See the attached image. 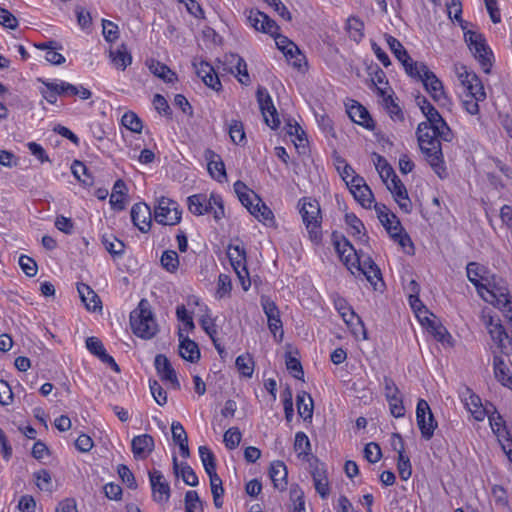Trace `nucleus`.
I'll return each mask as SVG.
<instances>
[{"mask_svg":"<svg viewBox=\"0 0 512 512\" xmlns=\"http://www.w3.org/2000/svg\"><path fill=\"white\" fill-rule=\"evenodd\" d=\"M261 305L267 317L269 330L275 338L279 336V342L282 341L284 331L278 307L272 300L267 297L261 298Z\"/></svg>","mask_w":512,"mask_h":512,"instance_id":"nucleus-12","label":"nucleus"},{"mask_svg":"<svg viewBox=\"0 0 512 512\" xmlns=\"http://www.w3.org/2000/svg\"><path fill=\"white\" fill-rule=\"evenodd\" d=\"M229 136L232 142L236 145H244L246 142V135L243 123L240 120H232L228 126Z\"/></svg>","mask_w":512,"mask_h":512,"instance_id":"nucleus-40","label":"nucleus"},{"mask_svg":"<svg viewBox=\"0 0 512 512\" xmlns=\"http://www.w3.org/2000/svg\"><path fill=\"white\" fill-rule=\"evenodd\" d=\"M160 262L166 271L174 273L179 267V256L174 250H165L161 255Z\"/></svg>","mask_w":512,"mask_h":512,"instance_id":"nucleus-45","label":"nucleus"},{"mask_svg":"<svg viewBox=\"0 0 512 512\" xmlns=\"http://www.w3.org/2000/svg\"><path fill=\"white\" fill-rule=\"evenodd\" d=\"M86 348L91 354L98 357L104 364L111 367L114 371L120 372L118 364L114 358L106 352L103 343L97 337H88L86 339Z\"/></svg>","mask_w":512,"mask_h":512,"instance_id":"nucleus-21","label":"nucleus"},{"mask_svg":"<svg viewBox=\"0 0 512 512\" xmlns=\"http://www.w3.org/2000/svg\"><path fill=\"white\" fill-rule=\"evenodd\" d=\"M468 280L475 286L478 294H482L486 285L481 282L485 280L486 268L476 262H469L466 267Z\"/></svg>","mask_w":512,"mask_h":512,"instance_id":"nucleus-26","label":"nucleus"},{"mask_svg":"<svg viewBox=\"0 0 512 512\" xmlns=\"http://www.w3.org/2000/svg\"><path fill=\"white\" fill-rule=\"evenodd\" d=\"M385 39L387 45L389 46V49L397 58V60L403 65L407 75L412 73L414 65L417 66L420 62L413 61L412 58L409 56L407 50L404 48L401 42L395 37L389 34H385Z\"/></svg>","mask_w":512,"mask_h":512,"instance_id":"nucleus-17","label":"nucleus"},{"mask_svg":"<svg viewBox=\"0 0 512 512\" xmlns=\"http://www.w3.org/2000/svg\"><path fill=\"white\" fill-rule=\"evenodd\" d=\"M333 304L335 309L339 312L343 320L350 324L356 318L359 320V317L355 314L353 309L349 306L346 299L336 294L333 296Z\"/></svg>","mask_w":512,"mask_h":512,"instance_id":"nucleus-35","label":"nucleus"},{"mask_svg":"<svg viewBox=\"0 0 512 512\" xmlns=\"http://www.w3.org/2000/svg\"><path fill=\"white\" fill-rule=\"evenodd\" d=\"M182 212L172 199L161 197L154 210L155 220L162 225H176L181 221Z\"/></svg>","mask_w":512,"mask_h":512,"instance_id":"nucleus-8","label":"nucleus"},{"mask_svg":"<svg viewBox=\"0 0 512 512\" xmlns=\"http://www.w3.org/2000/svg\"><path fill=\"white\" fill-rule=\"evenodd\" d=\"M194 67L198 77L202 79L206 86L215 91H219L221 89V82L211 64L206 61H201L198 64L194 63Z\"/></svg>","mask_w":512,"mask_h":512,"instance_id":"nucleus-22","label":"nucleus"},{"mask_svg":"<svg viewBox=\"0 0 512 512\" xmlns=\"http://www.w3.org/2000/svg\"><path fill=\"white\" fill-rule=\"evenodd\" d=\"M121 123L134 133H140L143 128L141 119L132 111L126 112L122 116Z\"/></svg>","mask_w":512,"mask_h":512,"instance_id":"nucleus-53","label":"nucleus"},{"mask_svg":"<svg viewBox=\"0 0 512 512\" xmlns=\"http://www.w3.org/2000/svg\"><path fill=\"white\" fill-rule=\"evenodd\" d=\"M448 15L451 19H455L459 22L461 28L465 31L468 23L465 22L462 17V5L459 0H451V2L447 5Z\"/></svg>","mask_w":512,"mask_h":512,"instance_id":"nucleus-55","label":"nucleus"},{"mask_svg":"<svg viewBox=\"0 0 512 512\" xmlns=\"http://www.w3.org/2000/svg\"><path fill=\"white\" fill-rule=\"evenodd\" d=\"M232 289L231 279L226 274H220L218 277L217 283V296L219 298H223L224 296L230 294Z\"/></svg>","mask_w":512,"mask_h":512,"instance_id":"nucleus-63","label":"nucleus"},{"mask_svg":"<svg viewBox=\"0 0 512 512\" xmlns=\"http://www.w3.org/2000/svg\"><path fill=\"white\" fill-rule=\"evenodd\" d=\"M149 387L154 400L160 406L167 403V392L162 388L157 380H150Z\"/></svg>","mask_w":512,"mask_h":512,"instance_id":"nucleus-57","label":"nucleus"},{"mask_svg":"<svg viewBox=\"0 0 512 512\" xmlns=\"http://www.w3.org/2000/svg\"><path fill=\"white\" fill-rule=\"evenodd\" d=\"M102 243L105 247V249L112 255L120 257L124 253L125 245L124 243L117 239L113 235L106 236L104 235L102 238Z\"/></svg>","mask_w":512,"mask_h":512,"instance_id":"nucleus-43","label":"nucleus"},{"mask_svg":"<svg viewBox=\"0 0 512 512\" xmlns=\"http://www.w3.org/2000/svg\"><path fill=\"white\" fill-rule=\"evenodd\" d=\"M376 289L375 280H381V272L377 265L370 259L363 260V266L358 270Z\"/></svg>","mask_w":512,"mask_h":512,"instance_id":"nucleus-38","label":"nucleus"},{"mask_svg":"<svg viewBox=\"0 0 512 512\" xmlns=\"http://www.w3.org/2000/svg\"><path fill=\"white\" fill-rule=\"evenodd\" d=\"M270 477L274 484V487L280 490H284L287 486V468L281 461H275L270 466Z\"/></svg>","mask_w":512,"mask_h":512,"instance_id":"nucleus-31","label":"nucleus"},{"mask_svg":"<svg viewBox=\"0 0 512 512\" xmlns=\"http://www.w3.org/2000/svg\"><path fill=\"white\" fill-rule=\"evenodd\" d=\"M154 366L162 381L168 382L174 389H180V382L169 359L164 354H157Z\"/></svg>","mask_w":512,"mask_h":512,"instance_id":"nucleus-19","label":"nucleus"},{"mask_svg":"<svg viewBox=\"0 0 512 512\" xmlns=\"http://www.w3.org/2000/svg\"><path fill=\"white\" fill-rule=\"evenodd\" d=\"M256 94L266 124L272 129H276L280 120L269 93L264 87H258Z\"/></svg>","mask_w":512,"mask_h":512,"instance_id":"nucleus-13","label":"nucleus"},{"mask_svg":"<svg viewBox=\"0 0 512 512\" xmlns=\"http://www.w3.org/2000/svg\"><path fill=\"white\" fill-rule=\"evenodd\" d=\"M103 36L106 41L113 42L118 38V26L109 20L102 21Z\"/></svg>","mask_w":512,"mask_h":512,"instance_id":"nucleus-64","label":"nucleus"},{"mask_svg":"<svg viewBox=\"0 0 512 512\" xmlns=\"http://www.w3.org/2000/svg\"><path fill=\"white\" fill-rule=\"evenodd\" d=\"M345 223L353 236H357L359 239L366 236L363 232L365 230L364 224L354 213H347L345 215Z\"/></svg>","mask_w":512,"mask_h":512,"instance_id":"nucleus-47","label":"nucleus"},{"mask_svg":"<svg viewBox=\"0 0 512 512\" xmlns=\"http://www.w3.org/2000/svg\"><path fill=\"white\" fill-rule=\"evenodd\" d=\"M77 291L81 301L89 311L95 312L102 309L100 297L90 286L84 283H78Z\"/></svg>","mask_w":512,"mask_h":512,"instance_id":"nucleus-25","label":"nucleus"},{"mask_svg":"<svg viewBox=\"0 0 512 512\" xmlns=\"http://www.w3.org/2000/svg\"><path fill=\"white\" fill-rule=\"evenodd\" d=\"M236 367L245 377H252L254 372V361L249 354L240 355L236 358Z\"/></svg>","mask_w":512,"mask_h":512,"instance_id":"nucleus-50","label":"nucleus"},{"mask_svg":"<svg viewBox=\"0 0 512 512\" xmlns=\"http://www.w3.org/2000/svg\"><path fill=\"white\" fill-rule=\"evenodd\" d=\"M384 394L389 404L391 414L400 418L405 414V407L403 405L402 395L399 388L395 384L394 380L390 377L385 376L383 379Z\"/></svg>","mask_w":512,"mask_h":512,"instance_id":"nucleus-9","label":"nucleus"},{"mask_svg":"<svg viewBox=\"0 0 512 512\" xmlns=\"http://www.w3.org/2000/svg\"><path fill=\"white\" fill-rule=\"evenodd\" d=\"M226 448H235L241 441V433L238 428H229L223 437Z\"/></svg>","mask_w":512,"mask_h":512,"instance_id":"nucleus-61","label":"nucleus"},{"mask_svg":"<svg viewBox=\"0 0 512 512\" xmlns=\"http://www.w3.org/2000/svg\"><path fill=\"white\" fill-rule=\"evenodd\" d=\"M179 354L183 359L191 363H195L200 359V350L198 345L188 337L180 340Z\"/></svg>","mask_w":512,"mask_h":512,"instance_id":"nucleus-33","label":"nucleus"},{"mask_svg":"<svg viewBox=\"0 0 512 512\" xmlns=\"http://www.w3.org/2000/svg\"><path fill=\"white\" fill-rule=\"evenodd\" d=\"M479 295L484 301L496 306L501 311L512 303L508 289L503 286L486 287Z\"/></svg>","mask_w":512,"mask_h":512,"instance_id":"nucleus-18","label":"nucleus"},{"mask_svg":"<svg viewBox=\"0 0 512 512\" xmlns=\"http://www.w3.org/2000/svg\"><path fill=\"white\" fill-rule=\"evenodd\" d=\"M398 473L402 480H408L412 474L410 458L406 455V450H398Z\"/></svg>","mask_w":512,"mask_h":512,"instance_id":"nucleus-46","label":"nucleus"},{"mask_svg":"<svg viewBox=\"0 0 512 512\" xmlns=\"http://www.w3.org/2000/svg\"><path fill=\"white\" fill-rule=\"evenodd\" d=\"M312 478L316 492L322 499H326L330 494L327 472H322V474L316 473Z\"/></svg>","mask_w":512,"mask_h":512,"instance_id":"nucleus-49","label":"nucleus"},{"mask_svg":"<svg viewBox=\"0 0 512 512\" xmlns=\"http://www.w3.org/2000/svg\"><path fill=\"white\" fill-rule=\"evenodd\" d=\"M416 134L419 148L426 161L440 178H445L447 171L443 159L441 140L435 134L432 126L427 122H421L417 127Z\"/></svg>","mask_w":512,"mask_h":512,"instance_id":"nucleus-1","label":"nucleus"},{"mask_svg":"<svg viewBox=\"0 0 512 512\" xmlns=\"http://www.w3.org/2000/svg\"><path fill=\"white\" fill-rule=\"evenodd\" d=\"M227 256L230 260L244 291L251 286V280L246 266V250L242 244H230L227 248Z\"/></svg>","mask_w":512,"mask_h":512,"instance_id":"nucleus-7","label":"nucleus"},{"mask_svg":"<svg viewBox=\"0 0 512 512\" xmlns=\"http://www.w3.org/2000/svg\"><path fill=\"white\" fill-rule=\"evenodd\" d=\"M187 204L189 211L196 216L213 213L216 221L224 217L223 200L218 194H194L187 198Z\"/></svg>","mask_w":512,"mask_h":512,"instance_id":"nucleus-4","label":"nucleus"},{"mask_svg":"<svg viewBox=\"0 0 512 512\" xmlns=\"http://www.w3.org/2000/svg\"><path fill=\"white\" fill-rule=\"evenodd\" d=\"M298 459L308 465V470L311 476H315L316 473L322 474L327 472L326 465L318 457H316L311 450H301L298 455Z\"/></svg>","mask_w":512,"mask_h":512,"instance_id":"nucleus-30","label":"nucleus"},{"mask_svg":"<svg viewBox=\"0 0 512 512\" xmlns=\"http://www.w3.org/2000/svg\"><path fill=\"white\" fill-rule=\"evenodd\" d=\"M131 220L133 224L143 233H146L151 226V210L145 203H136L131 208Z\"/></svg>","mask_w":512,"mask_h":512,"instance_id":"nucleus-20","label":"nucleus"},{"mask_svg":"<svg viewBox=\"0 0 512 512\" xmlns=\"http://www.w3.org/2000/svg\"><path fill=\"white\" fill-rule=\"evenodd\" d=\"M274 38L277 48L283 52L288 61H290L294 67L300 68L304 56L301 54L297 45L281 34H276Z\"/></svg>","mask_w":512,"mask_h":512,"instance_id":"nucleus-16","label":"nucleus"},{"mask_svg":"<svg viewBox=\"0 0 512 512\" xmlns=\"http://www.w3.org/2000/svg\"><path fill=\"white\" fill-rule=\"evenodd\" d=\"M416 421L424 438L430 439L437 426L429 404L424 399H419L416 407Z\"/></svg>","mask_w":512,"mask_h":512,"instance_id":"nucleus-10","label":"nucleus"},{"mask_svg":"<svg viewBox=\"0 0 512 512\" xmlns=\"http://www.w3.org/2000/svg\"><path fill=\"white\" fill-rule=\"evenodd\" d=\"M416 103L421 109L422 113L427 118L426 122L434 121L440 113L436 110V108L427 100L424 96H417Z\"/></svg>","mask_w":512,"mask_h":512,"instance_id":"nucleus-52","label":"nucleus"},{"mask_svg":"<svg viewBox=\"0 0 512 512\" xmlns=\"http://www.w3.org/2000/svg\"><path fill=\"white\" fill-rule=\"evenodd\" d=\"M388 190L394 197V200L399 205L400 209L404 213H410L412 210V203L409 199L408 192L402 181L399 179L397 175H394L393 178L387 181L386 184Z\"/></svg>","mask_w":512,"mask_h":512,"instance_id":"nucleus-15","label":"nucleus"},{"mask_svg":"<svg viewBox=\"0 0 512 512\" xmlns=\"http://www.w3.org/2000/svg\"><path fill=\"white\" fill-rule=\"evenodd\" d=\"M109 58L115 68L124 71L131 63L132 56L125 44L109 51Z\"/></svg>","mask_w":512,"mask_h":512,"instance_id":"nucleus-28","label":"nucleus"},{"mask_svg":"<svg viewBox=\"0 0 512 512\" xmlns=\"http://www.w3.org/2000/svg\"><path fill=\"white\" fill-rule=\"evenodd\" d=\"M203 466L208 475L216 472L215 456L212 450H199Z\"/></svg>","mask_w":512,"mask_h":512,"instance_id":"nucleus-62","label":"nucleus"},{"mask_svg":"<svg viewBox=\"0 0 512 512\" xmlns=\"http://www.w3.org/2000/svg\"><path fill=\"white\" fill-rule=\"evenodd\" d=\"M130 325L133 333L142 339H151L156 335L158 325L147 299H141L130 313Z\"/></svg>","mask_w":512,"mask_h":512,"instance_id":"nucleus-2","label":"nucleus"},{"mask_svg":"<svg viewBox=\"0 0 512 512\" xmlns=\"http://www.w3.org/2000/svg\"><path fill=\"white\" fill-rule=\"evenodd\" d=\"M488 332L497 347L503 349L504 341L508 338L503 325L499 322H494L493 318L491 317L488 322Z\"/></svg>","mask_w":512,"mask_h":512,"instance_id":"nucleus-37","label":"nucleus"},{"mask_svg":"<svg viewBox=\"0 0 512 512\" xmlns=\"http://www.w3.org/2000/svg\"><path fill=\"white\" fill-rule=\"evenodd\" d=\"M173 462V471L176 477H181L185 484L189 486H197L198 485V477L194 470L186 463L179 462L177 455H172Z\"/></svg>","mask_w":512,"mask_h":512,"instance_id":"nucleus-24","label":"nucleus"},{"mask_svg":"<svg viewBox=\"0 0 512 512\" xmlns=\"http://www.w3.org/2000/svg\"><path fill=\"white\" fill-rule=\"evenodd\" d=\"M428 123L432 126V129L441 141H452L453 133L441 115L438 116L434 121Z\"/></svg>","mask_w":512,"mask_h":512,"instance_id":"nucleus-39","label":"nucleus"},{"mask_svg":"<svg viewBox=\"0 0 512 512\" xmlns=\"http://www.w3.org/2000/svg\"><path fill=\"white\" fill-rule=\"evenodd\" d=\"M232 59L236 62L235 69L237 72V75L241 76L239 77V82L244 85H248L250 83V76L248 74L247 70V64L243 58H241L238 55H231Z\"/></svg>","mask_w":512,"mask_h":512,"instance_id":"nucleus-56","label":"nucleus"},{"mask_svg":"<svg viewBox=\"0 0 512 512\" xmlns=\"http://www.w3.org/2000/svg\"><path fill=\"white\" fill-rule=\"evenodd\" d=\"M207 155H209V156H206L208 159L207 168H208V172L211 175V177L220 183L223 182L224 180H226L227 175H226L225 165H224L223 161L221 160L220 156L215 154L211 150L207 151Z\"/></svg>","mask_w":512,"mask_h":512,"instance_id":"nucleus-27","label":"nucleus"},{"mask_svg":"<svg viewBox=\"0 0 512 512\" xmlns=\"http://www.w3.org/2000/svg\"><path fill=\"white\" fill-rule=\"evenodd\" d=\"M464 38L470 51L479 62L483 72L486 74L490 73L493 53L486 45L483 35L475 31L467 30L464 32Z\"/></svg>","mask_w":512,"mask_h":512,"instance_id":"nucleus-6","label":"nucleus"},{"mask_svg":"<svg viewBox=\"0 0 512 512\" xmlns=\"http://www.w3.org/2000/svg\"><path fill=\"white\" fill-rule=\"evenodd\" d=\"M150 71L157 77L163 79L167 83H172L177 79L176 74L170 68L160 62H152L149 65Z\"/></svg>","mask_w":512,"mask_h":512,"instance_id":"nucleus-41","label":"nucleus"},{"mask_svg":"<svg viewBox=\"0 0 512 512\" xmlns=\"http://www.w3.org/2000/svg\"><path fill=\"white\" fill-rule=\"evenodd\" d=\"M35 484L41 491L52 492L53 485L51 475L48 470L41 469L34 474Z\"/></svg>","mask_w":512,"mask_h":512,"instance_id":"nucleus-54","label":"nucleus"},{"mask_svg":"<svg viewBox=\"0 0 512 512\" xmlns=\"http://www.w3.org/2000/svg\"><path fill=\"white\" fill-rule=\"evenodd\" d=\"M374 156L376 159L374 161L376 170L378 171L383 182L385 184H387V181L389 179L393 178L394 175H396V174H395L393 168L389 165V163L383 156H381L379 154H374Z\"/></svg>","mask_w":512,"mask_h":512,"instance_id":"nucleus-42","label":"nucleus"},{"mask_svg":"<svg viewBox=\"0 0 512 512\" xmlns=\"http://www.w3.org/2000/svg\"><path fill=\"white\" fill-rule=\"evenodd\" d=\"M463 89V95H470L471 97L476 98V100L486 99V92L484 90V86L478 76L476 77V81L471 80L469 84L463 87Z\"/></svg>","mask_w":512,"mask_h":512,"instance_id":"nucleus-48","label":"nucleus"},{"mask_svg":"<svg viewBox=\"0 0 512 512\" xmlns=\"http://www.w3.org/2000/svg\"><path fill=\"white\" fill-rule=\"evenodd\" d=\"M298 207L310 239L315 243L320 242L322 239V216L318 201L309 197H303L299 200Z\"/></svg>","mask_w":512,"mask_h":512,"instance_id":"nucleus-3","label":"nucleus"},{"mask_svg":"<svg viewBox=\"0 0 512 512\" xmlns=\"http://www.w3.org/2000/svg\"><path fill=\"white\" fill-rule=\"evenodd\" d=\"M347 113L354 123L361 125L366 129L371 130L374 128V122L370 117L368 110L358 102H353V104L348 106Z\"/></svg>","mask_w":512,"mask_h":512,"instance_id":"nucleus-23","label":"nucleus"},{"mask_svg":"<svg viewBox=\"0 0 512 512\" xmlns=\"http://www.w3.org/2000/svg\"><path fill=\"white\" fill-rule=\"evenodd\" d=\"M254 200L257 202L255 207H250V214L263 222L265 225L272 226L275 223L274 214L272 210L262 202V200L253 194Z\"/></svg>","mask_w":512,"mask_h":512,"instance_id":"nucleus-29","label":"nucleus"},{"mask_svg":"<svg viewBox=\"0 0 512 512\" xmlns=\"http://www.w3.org/2000/svg\"><path fill=\"white\" fill-rule=\"evenodd\" d=\"M493 368L495 378L501 382L503 386L512 390V376L509 375V369L506 367L504 359L501 356H494Z\"/></svg>","mask_w":512,"mask_h":512,"instance_id":"nucleus-32","label":"nucleus"},{"mask_svg":"<svg viewBox=\"0 0 512 512\" xmlns=\"http://www.w3.org/2000/svg\"><path fill=\"white\" fill-rule=\"evenodd\" d=\"M202 510V503L198 493L194 490H189L185 494V511L196 512L197 509Z\"/></svg>","mask_w":512,"mask_h":512,"instance_id":"nucleus-58","label":"nucleus"},{"mask_svg":"<svg viewBox=\"0 0 512 512\" xmlns=\"http://www.w3.org/2000/svg\"><path fill=\"white\" fill-rule=\"evenodd\" d=\"M347 30L350 38L358 42L364 36V23L357 17H350L347 20Z\"/></svg>","mask_w":512,"mask_h":512,"instance_id":"nucleus-51","label":"nucleus"},{"mask_svg":"<svg viewBox=\"0 0 512 512\" xmlns=\"http://www.w3.org/2000/svg\"><path fill=\"white\" fill-rule=\"evenodd\" d=\"M153 500L159 504H165L170 498V486L159 470L149 472Z\"/></svg>","mask_w":512,"mask_h":512,"instance_id":"nucleus-14","label":"nucleus"},{"mask_svg":"<svg viewBox=\"0 0 512 512\" xmlns=\"http://www.w3.org/2000/svg\"><path fill=\"white\" fill-rule=\"evenodd\" d=\"M173 443L178 448H189L187 433L180 422L174 421L171 425Z\"/></svg>","mask_w":512,"mask_h":512,"instance_id":"nucleus-44","label":"nucleus"},{"mask_svg":"<svg viewBox=\"0 0 512 512\" xmlns=\"http://www.w3.org/2000/svg\"><path fill=\"white\" fill-rule=\"evenodd\" d=\"M408 76L421 81L426 91L434 101L440 105L446 104L448 98L444 92L442 81L428 68L425 63L420 62L417 66L414 65L412 73Z\"/></svg>","mask_w":512,"mask_h":512,"instance_id":"nucleus-5","label":"nucleus"},{"mask_svg":"<svg viewBox=\"0 0 512 512\" xmlns=\"http://www.w3.org/2000/svg\"><path fill=\"white\" fill-rule=\"evenodd\" d=\"M298 414L305 421L311 420L313 415V399L305 391L299 392L296 397Z\"/></svg>","mask_w":512,"mask_h":512,"instance_id":"nucleus-34","label":"nucleus"},{"mask_svg":"<svg viewBox=\"0 0 512 512\" xmlns=\"http://www.w3.org/2000/svg\"><path fill=\"white\" fill-rule=\"evenodd\" d=\"M386 110L393 120H403L404 115L399 105L394 101L391 95L384 98Z\"/></svg>","mask_w":512,"mask_h":512,"instance_id":"nucleus-60","label":"nucleus"},{"mask_svg":"<svg viewBox=\"0 0 512 512\" xmlns=\"http://www.w3.org/2000/svg\"><path fill=\"white\" fill-rule=\"evenodd\" d=\"M347 186L352 193L354 199L363 207L371 208L374 201V195L366 184L363 177L356 175L353 176L350 182H347Z\"/></svg>","mask_w":512,"mask_h":512,"instance_id":"nucleus-11","label":"nucleus"},{"mask_svg":"<svg viewBox=\"0 0 512 512\" xmlns=\"http://www.w3.org/2000/svg\"><path fill=\"white\" fill-rule=\"evenodd\" d=\"M208 476L210 479V487L214 505L216 508H221L223 506L222 497L224 495L222 480L216 472H213V474H210Z\"/></svg>","mask_w":512,"mask_h":512,"instance_id":"nucleus-36","label":"nucleus"},{"mask_svg":"<svg viewBox=\"0 0 512 512\" xmlns=\"http://www.w3.org/2000/svg\"><path fill=\"white\" fill-rule=\"evenodd\" d=\"M19 265L22 269V271L28 276V277H34L37 274L38 267L37 263L34 259L27 255H21L19 257Z\"/></svg>","mask_w":512,"mask_h":512,"instance_id":"nucleus-59","label":"nucleus"}]
</instances>
